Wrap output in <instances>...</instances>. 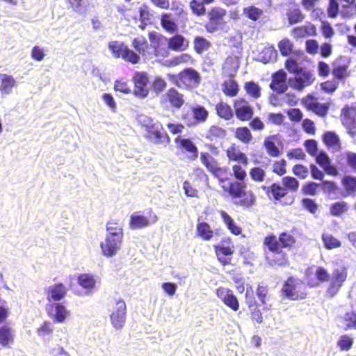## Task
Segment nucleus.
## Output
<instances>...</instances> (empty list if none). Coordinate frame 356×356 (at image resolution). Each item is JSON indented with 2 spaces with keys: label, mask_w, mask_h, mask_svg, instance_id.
<instances>
[{
  "label": "nucleus",
  "mask_w": 356,
  "mask_h": 356,
  "mask_svg": "<svg viewBox=\"0 0 356 356\" xmlns=\"http://www.w3.org/2000/svg\"><path fill=\"white\" fill-rule=\"evenodd\" d=\"M142 127L145 131L144 137L149 141L164 146L170 142V138L162 124L154 122L152 119L145 120L142 123Z\"/></svg>",
  "instance_id": "4"
},
{
  "label": "nucleus",
  "mask_w": 356,
  "mask_h": 356,
  "mask_svg": "<svg viewBox=\"0 0 356 356\" xmlns=\"http://www.w3.org/2000/svg\"><path fill=\"white\" fill-rule=\"evenodd\" d=\"M275 138L276 135L269 136L266 137L264 141V146L266 153L270 157H278L282 154V152L273 140V139Z\"/></svg>",
  "instance_id": "46"
},
{
  "label": "nucleus",
  "mask_w": 356,
  "mask_h": 356,
  "mask_svg": "<svg viewBox=\"0 0 356 356\" xmlns=\"http://www.w3.org/2000/svg\"><path fill=\"white\" fill-rule=\"evenodd\" d=\"M341 322L344 330L356 329V312L350 311L345 313L341 317Z\"/></svg>",
  "instance_id": "51"
},
{
  "label": "nucleus",
  "mask_w": 356,
  "mask_h": 356,
  "mask_svg": "<svg viewBox=\"0 0 356 356\" xmlns=\"http://www.w3.org/2000/svg\"><path fill=\"white\" fill-rule=\"evenodd\" d=\"M315 77L313 74L306 68L295 75L293 78L289 79L290 86L297 90H302L313 83Z\"/></svg>",
  "instance_id": "15"
},
{
  "label": "nucleus",
  "mask_w": 356,
  "mask_h": 356,
  "mask_svg": "<svg viewBox=\"0 0 356 356\" xmlns=\"http://www.w3.org/2000/svg\"><path fill=\"white\" fill-rule=\"evenodd\" d=\"M67 288L61 282L49 286L45 291L47 300L52 303L63 299L67 294Z\"/></svg>",
  "instance_id": "24"
},
{
  "label": "nucleus",
  "mask_w": 356,
  "mask_h": 356,
  "mask_svg": "<svg viewBox=\"0 0 356 356\" xmlns=\"http://www.w3.org/2000/svg\"><path fill=\"white\" fill-rule=\"evenodd\" d=\"M204 147L209 152L202 151L200 153V162L209 172L217 176L222 171L218 160L214 157L219 154L218 147L212 143H205Z\"/></svg>",
  "instance_id": "7"
},
{
  "label": "nucleus",
  "mask_w": 356,
  "mask_h": 356,
  "mask_svg": "<svg viewBox=\"0 0 356 356\" xmlns=\"http://www.w3.org/2000/svg\"><path fill=\"white\" fill-rule=\"evenodd\" d=\"M222 91L227 97H236L239 92L238 82L234 78H229L222 82Z\"/></svg>",
  "instance_id": "37"
},
{
  "label": "nucleus",
  "mask_w": 356,
  "mask_h": 356,
  "mask_svg": "<svg viewBox=\"0 0 356 356\" xmlns=\"http://www.w3.org/2000/svg\"><path fill=\"white\" fill-rule=\"evenodd\" d=\"M226 134L227 131L224 128L218 125L213 124L210 126L206 131L205 138L209 141L217 142L219 140L224 139Z\"/></svg>",
  "instance_id": "34"
},
{
  "label": "nucleus",
  "mask_w": 356,
  "mask_h": 356,
  "mask_svg": "<svg viewBox=\"0 0 356 356\" xmlns=\"http://www.w3.org/2000/svg\"><path fill=\"white\" fill-rule=\"evenodd\" d=\"M216 115L225 120H229L234 116V113L230 105L227 103L220 101L215 106Z\"/></svg>",
  "instance_id": "39"
},
{
  "label": "nucleus",
  "mask_w": 356,
  "mask_h": 356,
  "mask_svg": "<svg viewBox=\"0 0 356 356\" xmlns=\"http://www.w3.org/2000/svg\"><path fill=\"white\" fill-rule=\"evenodd\" d=\"M346 278L347 270L344 267L334 269L332 274L327 292L332 296H334L339 291Z\"/></svg>",
  "instance_id": "19"
},
{
  "label": "nucleus",
  "mask_w": 356,
  "mask_h": 356,
  "mask_svg": "<svg viewBox=\"0 0 356 356\" xmlns=\"http://www.w3.org/2000/svg\"><path fill=\"white\" fill-rule=\"evenodd\" d=\"M208 21L204 25V28L208 33L216 31L223 22V19L226 15V10L220 7H213L208 12Z\"/></svg>",
  "instance_id": "13"
},
{
  "label": "nucleus",
  "mask_w": 356,
  "mask_h": 356,
  "mask_svg": "<svg viewBox=\"0 0 356 356\" xmlns=\"http://www.w3.org/2000/svg\"><path fill=\"white\" fill-rule=\"evenodd\" d=\"M193 62V57L188 54H181L174 56L170 60V65L176 66L181 64L191 63Z\"/></svg>",
  "instance_id": "62"
},
{
  "label": "nucleus",
  "mask_w": 356,
  "mask_h": 356,
  "mask_svg": "<svg viewBox=\"0 0 356 356\" xmlns=\"http://www.w3.org/2000/svg\"><path fill=\"white\" fill-rule=\"evenodd\" d=\"M191 112L195 125L206 122L209 118V111L201 105L191 107Z\"/></svg>",
  "instance_id": "47"
},
{
  "label": "nucleus",
  "mask_w": 356,
  "mask_h": 356,
  "mask_svg": "<svg viewBox=\"0 0 356 356\" xmlns=\"http://www.w3.org/2000/svg\"><path fill=\"white\" fill-rule=\"evenodd\" d=\"M122 241V239L106 236L104 241L100 243L103 255L106 257L115 255L120 248Z\"/></svg>",
  "instance_id": "26"
},
{
  "label": "nucleus",
  "mask_w": 356,
  "mask_h": 356,
  "mask_svg": "<svg viewBox=\"0 0 356 356\" xmlns=\"http://www.w3.org/2000/svg\"><path fill=\"white\" fill-rule=\"evenodd\" d=\"M0 92L2 94H8L11 92L17 82L13 76L0 74Z\"/></svg>",
  "instance_id": "40"
},
{
  "label": "nucleus",
  "mask_w": 356,
  "mask_h": 356,
  "mask_svg": "<svg viewBox=\"0 0 356 356\" xmlns=\"http://www.w3.org/2000/svg\"><path fill=\"white\" fill-rule=\"evenodd\" d=\"M331 73L334 79L343 81L350 76L349 63L343 57L336 58L331 63Z\"/></svg>",
  "instance_id": "16"
},
{
  "label": "nucleus",
  "mask_w": 356,
  "mask_h": 356,
  "mask_svg": "<svg viewBox=\"0 0 356 356\" xmlns=\"http://www.w3.org/2000/svg\"><path fill=\"white\" fill-rule=\"evenodd\" d=\"M353 339L348 335H341L337 341V346L342 351H348L353 347Z\"/></svg>",
  "instance_id": "63"
},
{
  "label": "nucleus",
  "mask_w": 356,
  "mask_h": 356,
  "mask_svg": "<svg viewBox=\"0 0 356 356\" xmlns=\"http://www.w3.org/2000/svg\"><path fill=\"white\" fill-rule=\"evenodd\" d=\"M196 233L204 241H209L213 237V231L206 222H199L196 225Z\"/></svg>",
  "instance_id": "45"
},
{
  "label": "nucleus",
  "mask_w": 356,
  "mask_h": 356,
  "mask_svg": "<svg viewBox=\"0 0 356 356\" xmlns=\"http://www.w3.org/2000/svg\"><path fill=\"white\" fill-rule=\"evenodd\" d=\"M341 0H329L327 7V16L330 18H336L340 13Z\"/></svg>",
  "instance_id": "61"
},
{
  "label": "nucleus",
  "mask_w": 356,
  "mask_h": 356,
  "mask_svg": "<svg viewBox=\"0 0 356 356\" xmlns=\"http://www.w3.org/2000/svg\"><path fill=\"white\" fill-rule=\"evenodd\" d=\"M339 118L348 134L356 140V106L345 104L341 109Z\"/></svg>",
  "instance_id": "9"
},
{
  "label": "nucleus",
  "mask_w": 356,
  "mask_h": 356,
  "mask_svg": "<svg viewBox=\"0 0 356 356\" xmlns=\"http://www.w3.org/2000/svg\"><path fill=\"white\" fill-rule=\"evenodd\" d=\"M134 85L133 94L138 98H145L149 95V76L146 72H136L132 77Z\"/></svg>",
  "instance_id": "12"
},
{
  "label": "nucleus",
  "mask_w": 356,
  "mask_h": 356,
  "mask_svg": "<svg viewBox=\"0 0 356 356\" xmlns=\"http://www.w3.org/2000/svg\"><path fill=\"white\" fill-rule=\"evenodd\" d=\"M245 302L249 309L251 319L259 324L262 323L264 322L262 313L259 309V304L252 290L246 291L245 294Z\"/></svg>",
  "instance_id": "18"
},
{
  "label": "nucleus",
  "mask_w": 356,
  "mask_h": 356,
  "mask_svg": "<svg viewBox=\"0 0 356 356\" xmlns=\"http://www.w3.org/2000/svg\"><path fill=\"white\" fill-rule=\"evenodd\" d=\"M263 245L267 249L264 255L266 263L270 266L285 267L290 265L287 252L278 245L276 236L273 233H270L264 238Z\"/></svg>",
  "instance_id": "2"
},
{
  "label": "nucleus",
  "mask_w": 356,
  "mask_h": 356,
  "mask_svg": "<svg viewBox=\"0 0 356 356\" xmlns=\"http://www.w3.org/2000/svg\"><path fill=\"white\" fill-rule=\"evenodd\" d=\"M226 155L229 161H238L244 165L248 163L246 154L241 152L234 144L226 149Z\"/></svg>",
  "instance_id": "33"
},
{
  "label": "nucleus",
  "mask_w": 356,
  "mask_h": 356,
  "mask_svg": "<svg viewBox=\"0 0 356 356\" xmlns=\"http://www.w3.org/2000/svg\"><path fill=\"white\" fill-rule=\"evenodd\" d=\"M213 249L217 259L222 266H225L231 264L232 257L235 250V247L231 238H223L218 244L213 245Z\"/></svg>",
  "instance_id": "8"
},
{
  "label": "nucleus",
  "mask_w": 356,
  "mask_h": 356,
  "mask_svg": "<svg viewBox=\"0 0 356 356\" xmlns=\"http://www.w3.org/2000/svg\"><path fill=\"white\" fill-rule=\"evenodd\" d=\"M251 179L254 182H263L265 181L266 173L262 166H254L249 170Z\"/></svg>",
  "instance_id": "55"
},
{
  "label": "nucleus",
  "mask_w": 356,
  "mask_h": 356,
  "mask_svg": "<svg viewBox=\"0 0 356 356\" xmlns=\"http://www.w3.org/2000/svg\"><path fill=\"white\" fill-rule=\"evenodd\" d=\"M261 188L270 200L275 202H280L288 194L283 184L279 182H273L269 186L262 185Z\"/></svg>",
  "instance_id": "21"
},
{
  "label": "nucleus",
  "mask_w": 356,
  "mask_h": 356,
  "mask_svg": "<svg viewBox=\"0 0 356 356\" xmlns=\"http://www.w3.org/2000/svg\"><path fill=\"white\" fill-rule=\"evenodd\" d=\"M244 89L247 94L253 99H258L261 97V87L257 83L252 81L244 83Z\"/></svg>",
  "instance_id": "54"
},
{
  "label": "nucleus",
  "mask_w": 356,
  "mask_h": 356,
  "mask_svg": "<svg viewBox=\"0 0 356 356\" xmlns=\"http://www.w3.org/2000/svg\"><path fill=\"white\" fill-rule=\"evenodd\" d=\"M325 145L334 151H340L341 143L339 136L333 131H327L322 135Z\"/></svg>",
  "instance_id": "32"
},
{
  "label": "nucleus",
  "mask_w": 356,
  "mask_h": 356,
  "mask_svg": "<svg viewBox=\"0 0 356 356\" xmlns=\"http://www.w3.org/2000/svg\"><path fill=\"white\" fill-rule=\"evenodd\" d=\"M336 164L339 167V173H347L350 168L356 172V153L346 151L337 156Z\"/></svg>",
  "instance_id": "17"
},
{
  "label": "nucleus",
  "mask_w": 356,
  "mask_h": 356,
  "mask_svg": "<svg viewBox=\"0 0 356 356\" xmlns=\"http://www.w3.org/2000/svg\"><path fill=\"white\" fill-rule=\"evenodd\" d=\"M108 236L115 237L123 240L124 232L122 224L117 220H111L106 223Z\"/></svg>",
  "instance_id": "36"
},
{
  "label": "nucleus",
  "mask_w": 356,
  "mask_h": 356,
  "mask_svg": "<svg viewBox=\"0 0 356 356\" xmlns=\"http://www.w3.org/2000/svg\"><path fill=\"white\" fill-rule=\"evenodd\" d=\"M217 297L232 310L236 312L239 309V302L237 297L234 294L232 290L219 287L216 291Z\"/></svg>",
  "instance_id": "20"
},
{
  "label": "nucleus",
  "mask_w": 356,
  "mask_h": 356,
  "mask_svg": "<svg viewBox=\"0 0 356 356\" xmlns=\"http://www.w3.org/2000/svg\"><path fill=\"white\" fill-rule=\"evenodd\" d=\"M110 318L112 325L116 329H121L124 325L127 316V305L122 298H113Z\"/></svg>",
  "instance_id": "10"
},
{
  "label": "nucleus",
  "mask_w": 356,
  "mask_h": 356,
  "mask_svg": "<svg viewBox=\"0 0 356 356\" xmlns=\"http://www.w3.org/2000/svg\"><path fill=\"white\" fill-rule=\"evenodd\" d=\"M161 24L163 29L170 33H175L178 29L177 24L171 19V15L168 13L161 15Z\"/></svg>",
  "instance_id": "49"
},
{
  "label": "nucleus",
  "mask_w": 356,
  "mask_h": 356,
  "mask_svg": "<svg viewBox=\"0 0 356 356\" xmlns=\"http://www.w3.org/2000/svg\"><path fill=\"white\" fill-rule=\"evenodd\" d=\"M222 190L234 199H238L237 204L243 207H250L256 201V197L252 190H246L244 182L232 181L227 186L222 185Z\"/></svg>",
  "instance_id": "3"
},
{
  "label": "nucleus",
  "mask_w": 356,
  "mask_h": 356,
  "mask_svg": "<svg viewBox=\"0 0 356 356\" xmlns=\"http://www.w3.org/2000/svg\"><path fill=\"white\" fill-rule=\"evenodd\" d=\"M157 216L152 209H149L146 214L142 211H137L132 213L129 219V227L131 229H141L147 227L157 220Z\"/></svg>",
  "instance_id": "11"
},
{
  "label": "nucleus",
  "mask_w": 356,
  "mask_h": 356,
  "mask_svg": "<svg viewBox=\"0 0 356 356\" xmlns=\"http://www.w3.org/2000/svg\"><path fill=\"white\" fill-rule=\"evenodd\" d=\"M293 43L288 38L281 40L277 44L281 55L286 56L290 55L293 51Z\"/></svg>",
  "instance_id": "60"
},
{
  "label": "nucleus",
  "mask_w": 356,
  "mask_h": 356,
  "mask_svg": "<svg viewBox=\"0 0 356 356\" xmlns=\"http://www.w3.org/2000/svg\"><path fill=\"white\" fill-rule=\"evenodd\" d=\"M284 67L287 71L295 75L301 72L305 67L300 65L298 61L293 58H288L286 60Z\"/></svg>",
  "instance_id": "64"
},
{
  "label": "nucleus",
  "mask_w": 356,
  "mask_h": 356,
  "mask_svg": "<svg viewBox=\"0 0 356 356\" xmlns=\"http://www.w3.org/2000/svg\"><path fill=\"white\" fill-rule=\"evenodd\" d=\"M211 46V43L207 39L202 36H195L193 40V49L194 51L201 54L204 51L208 50Z\"/></svg>",
  "instance_id": "48"
},
{
  "label": "nucleus",
  "mask_w": 356,
  "mask_h": 356,
  "mask_svg": "<svg viewBox=\"0 0 356 356\" xmlns=\"http://www.w3.org/2000/svg\"><path fill=\"white\" fill-rule=\"evenodd\" d=\"M161 103H168L172 107L179 109L185 103L184 96L176 88H170L163 95Z\"/></svg>",
  "instance_id": "25"
},
{
  "label": "nucleus",
  "mask_w": 356,
  "mask_h": 356,
  "mask_svg": "<svg viewBox=\"0 0 356 356\" xmlns=\"http://www.w3.org/2000/svg\"><path fill=\"white\" fill-rule=\"evenodd\" d=\"M188 46V40L181 34H175L168 40V48L175 51H184Z\"/></svg>",
  "instance_id": "31"
},
{
  "label": "nucleus",
  "mask_w": 356,
  "mask_h": 356,
  "mask_svg": "<svg viewBox=\"0 0 356 356\" xmlns=\"http://www.w3.org/2000/svg\"><path fill=\"white\" fill-rule=\"evenodd\" d=\"M131 47L134 50L122 41H111L108 47L113 56L121 58L127 63L136 65L140 63L141 56H147L149 53L151 45L143 35L138 36L131 40Z\"/></svg>",
  "instance_id": "1"
},
{
  "label": "nucleus",
  "mask_w": 356,
  "mask_h": 356,
  "mask_svg": "<svg viewBox=\"0 0 356 356\" xmlns=\"http://www.w3.org/2000/svg\"><path fill=\"white\" fill-rule=\"evenodd\" d=\"M276 241L280 248L289 250L295 245L296 239L293 235L285 231L281 232L278 237L276 236Z\"/></svg>",
  "instance_id": "35"
},
{
  "label": "nucleus",
  "mask_w": 356,
  "mask_h": 356,
  "mask_svg": "<svg viewBox=\"0 0 356 356\" xmlns=\"http://www.w3.org/2000/svg\"><path fill=\"white\" fill-rule=\"evenodd\" d=\"M14 331L13 328L6 324L0 326V344L3 347H8L9 343L13 342Z\"/></svg>",
  "instance_id": "42"
},
{
  "label": "nucleus",
  "mask_w": 356,
  "mask_h": 356,
  "mask_svg": "<svg viewBox=\"0 0 356 356\" xmlns=\"http://www.w3.org/2000/svg\"><path fill=\"white\" fill-rule=\"evenodd\" d=\"M316 34V26L310 22H307L304 25L296 26L291 30V35L295 38L315 36Z\"/></svg>",
  "instance_id": "30"
},
{
  "label": "nucleus",
  "mask_w": 356,
  "mask_h": 356,
  "mask_svg": "<svg viewBox=\"0 0 356 356\" xmlns=\"http://www.w3.org/2000/svg\"><path fill=\"white\" fill-rule=\"evenodd\" d=\"M49 315L51 316L56 323H63L70 315V312L60 302H52L47 305Z\"/></svg>",
  "instance_id": "23"
},
{
  "label": "nucleus",
  "mask_w": 356,
  "mask_h": 356,
  "mask_svg": "<svg viewBox=\"0 0 356 356\" xmlns=\"http://www.w3.org/2000/svg\"><path fill=\"white\" fill-rule=\"evenodd\" d=\"M340 13L343 17H352L356 15V0H341Z\"/></svg>",
  "instance_id": "41"
},
{
  "label": "nucleus",
  "mask_w": 356,
  "mask_h": 356,
  "mask_svg": "<svg viewBox=\"0 0 356 356\" xmlns=\"http://www.w3.org/2000/svg\"><path fill=\"white\" fill-rule=\"evenodd\" d=\"M324 247L327 250H332L341 247V242L332 234L323 233L321 236Z\"/></svg>",
  "instance_id": "50"
},
{
  "label": "nucleus",
  "mask_w": 356,
  "mask_h": 356,
  "mask_svg": "<svg viewBox=\"0 0 356 356\" xmlns=\"http://www.w3.org/2000/svg\"><path fill=\"white\" fill-rule=\"evenodd\" d=\"M286 17L289 24H293L302 22L305 18V15L300 9L296 8L288 10Z\"/></svg>",
  "instance_id": "59"
},
{
  "label": "nucleus",
  "mask_w": 356,
  "mask_h": 356,
  "mask_svg": "<svg viewBox=\"0 0 356 356\" xmlns=\"http://www.w3.org/2000/svg\"><path fill=\"white\" fill-rule=\"evenodd\" d=\"M76 280L79 285L87 291H90L95 286V279L92 274L81 273L77 276Z\"/></svg>",
  "instance_id": "43"
},
{
  "label": "nucleus",
  "mask_w": 356,
  "mask_h": 356,
  "mask_svg": "<svg viewBox=\"0 0 356 356\" xmlns=\"http://www.w3.org/2000/svg\"><path fill=\"white\" fill-rule=\"evenodd\" d=\"M234 136L243 144H250L253 139L250 129L246 126L236 127L234 131Z\"/></svg>",
  "instance_id": "38"
},
{
  "label": "nucleus",
  "mask_w": 356,
  "mask_h": 356,
  "mask_svg": "<svg viewBox=\"0 0 356 356\" xmlns=\"http://www.w3.org/2000/svg\"><path fill=\"white\" fill-rule=\"evenodd\" d=\"M177 147L191 154V159L195 160L198 157V149L195 144L190 138H183L180 136L175 139Z\"/></svg>",
  "instance_id": "29"
},
{
  "label": "nucleus",
  "mask_w": 356,
  "mask_h": 356,
  "mask_svg": "<svg viewBox=\"0 0 356 356\" xmlns=\"http://www.w3.org/2000/svg\"><path fill=\"white\" fill-rule=\"evenodd\" d=\"M316 163L323 169L324 172L330 176L337 177L339 175V167L331 164V160L326 152L321 151L316 156Z\"/></svg>",
  "instance_id": "27"
},
{
  "label": "nucleus",
  "mask_w": 356,
  "mask_h": 356,
  "mask_svg": "<svg viewBox=\"0 0 356 356\" xmlns=\"http://www.w3.org/2000/svg\"><path fill=\"white\" fill-rule=\"evenodd\" d=\"M341 184L348 194L350 195L356 192V177L344 175L341 179Z\"/></svg>",
  "instance_id": "58"
},
{
  "label": "nucleus",
  "mask_w": 356,
  "mask_h": 356,
  "mask_svg": "<svg viewBox=\"0 0 356 356\" xmlns=\"http://www.w3.org/2000/svg\"><path fill=\"white\" fill-rule=\"evenodd\" d=\"M240 58L237 56H227L222 65V72L224 76L234 78L239 67Z\"/></svg>",
  "instance_id": "28"
},
{
  "label": "nucleus",
  "mask_w": 356,
  "mask_h": 356,
  "mask_svg": "<svg viewBox=\"0 0 356 356\" xmlns=\"http://www.w3.org/2000/svg\"><path fill=\"white\" fill-rule=\"evenodd\" d=\"M201 75L196 70L187 67L180 71L177 75H172L171 81L179 88L191 90L196 88L201 82Z\"/></svg>",
  "instance_id": "6"
},
{
  "label": "nucleus",
  "mask_w": 356,
  "mask_h": 356,
  "mask_svg": "<svg viewBox=\"0 0 356 356\" xmlns=\"http://www.w3.org/2000/svg\"><path fill=\"white\" fill-rule=\"evenodd\" d=\"M349 209L348 204L345 201L332 203L330 207V212L334 216H340L346 213Z\"/></svg>",
  "instance_id": "53"
},
{
  "label": "nucleus",
  "mask_w": 356,
  "mask_h": 356,
  "mask_svg": "<svg viewBox=\"0 0 356 356\" xmlns=\"http://www.w3.org/2000/svg\"><path fill=\"white\" fill-rule=\"evenodd\" d=\"M234 113L238 120L241 122H247L254 115L253 107L244 98L234 100Z\"/></svg>",
  "instance_id": "14"
},
{
  "label": "nucleus",
  "mask_w": 356,
  "mask_h": 356,
  "mask_svg": "<svg viewBox=\"0 0 356 356\" xmlns=\"http://www.w3.org/2000/svg\"><path fill=\"white\" fill-rule=\"evenodd\" d=\"M256 295L261 305H266L270 298L268 285L264 282L259 284L256 288Z\"/></svg>",
  "instance_id": "56"
},
{
  "label": "nucleus",
  "mask_w": 356,
  "mask_h": 356,
  "mask_svg": "<svg viewBox=\"0 0 356 356\" xmlns=\"http://www.w3.org/2000/svg\"><path fill=\"white\" fill-rule=\"evenodd\" d=\"M243 13L248 19L257 21L264 15V11L254 6H250L243 8Z\"/></svg>",
  "instance_id": "57"
},
{
  "label": "nucleus",
  "mask_w": 356,
  "mask_h": 356,
  "mask_svg": "<svg viewBox=\"0 0 356 356\" xmlns=\"http://www.w3.org/2000/svg\"><path fill=\"white\" fill-rule=\"evenodd\" d=\"M220 216L224 223L227 225L230 232L236 236L241 234V228L236 225L232 218L225 211H219Z\"/></svg>",
  "instance_id": "44"
},
{
  "label": "nucleus",
  "mask_w": 356,
  "mask_h": 356,
  "mask_svg": "<svg viewBox=\"0 0 356 356\" xmlns=\"http://www.w3.org/2000/svg\"><path fill=\"white\" fill-rule=\"evenodd\" d=\"M281 293L284 297L291 300L305 299L307 295L305 282L293 276L289 277L284 282Z\"/></svg>",
  "instance_id": "5"
},
{
  "label": "nucleus",
  "mask_w": 356,
  "mask_h": 356,
  "mask_svg": "<svg viewBox=\"0 0 356 356\" xmlns=\"http://www.w3.org/2000/svg\"><path fill=\"white\" fill-rule=\"evenodd\" d=\"M281 180L287 193H296L298 190L300 183L296 178L292 176H285Z\"/></svg>",
  "instance_id": "52"
},
{
  "label": "nucleus",
  "mask_w": 356,
  "mask_h": 356,
  "mask_svg": "<svg viewBox=\"0 0 356 356\" xmlns=\"http://www.w3.org/2000/svg\"><path fill=\"white\" fill-rule=\"evenodd\" d=\"M287 75L284 70L281 69L272 74L269 87L278 94H282L288 90L286 83Z\"/></svg>",
  "instance_id": "22"
}]
</instances>
